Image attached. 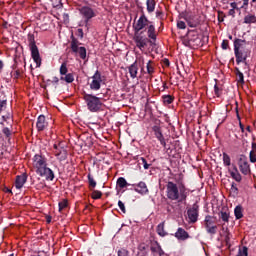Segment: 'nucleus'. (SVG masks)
<instances>
[{"mask_svg": "<svg viewBox=\"0 0 256 256\" xmlns=\"http://www.w3.org/2000/svg\"><path fill=\"white\" fill-rule=\"evenodd\" d=\"M177 28L178 29H187V24H185L184 21H178L177 22Z\"/></svg>", "mask_w": 256, "mask_h": 256, "instance_id": "obj_49", "label": "nucleus"}, {"mask_svg": "<svg viewBox=\"0 0 256 256\" xmlns=\"http://www.w3.org/2000/svg\"><path fill=\"white\" fill-rule=\"evenodd\" d=\"M214 93L216 97H221V93H223V90L219 88L217 84L214 85Z\"/></svg>", "mask_w": 256, "mask_h": 256, "instance_id": "obj_43", "label": "nucleus"}, {"mask_svg": "<svg viewBox=\"0 0 256 256\" xmlns=\"http://www.w3.org/2000/svg\"><path fill=\"white\" fill-rule=\"evenodd\" d=\"M101 83H103V76L101 75V72L97 70L92 76V81L90 82V89L92 91H99V89H101Z\"/></svg>", "mask_w": 256, "mask_h": 256, "instance_id": "obj_8", "label": "nucleus"}, {"mask_svg": "<svg viewBox=\"0 0 256 256\" xmlns=\"http://www.w3.org/2000/svg\"><path fill=\"white\" fill-rule=\"evenodd\" d=\"M234 215L236 219H243V206H236L234 209Z\"/></svg>", "mask_w": 256, "mask_h": 256, "instance_id": "obj_26", "label": "nucleus"}, {"mask_svg": "<svg viewBox=\"0 0 256 256\" xmlns=\"http://www.w3.org/2000/svg\"><path fill=\"white\" fill-rule=\"evenodd\" d=\"M5 105H7V101L6 100H0V113H1V111H3Z\"/></svg>", "mask_w": 256, "mask_h": 256, "instance_id": "obj_54", "label": "nucleus"}, {"mask_svg": "<svg viewBox=\"0 0 256 256\" xmlns=\"http://www.w3.org/2000/svg\"><path fill=\"white\" fill-rule=\"evenodd\" d=\"M162 99L165 105H171V103H173V101L175 100V98L171 95H164L162 96Z\"/></svg>", "mask_w": 256, "mask_h": 256, "instance_id": "obj_33", "label": "nucleus"}, {"mask_svg": "<svg viewBox=\"0 0 256 256\" xmlns=\"http://www.w3.org/2000/svg\"><path fill=\"white\" fill-rule=\"evenodd\" d=\"M234 55L236 57L237 65L241 63H245L247 61V52H242L241 50L234 51Z\"/></svg>", "mask_w": 256, "mask_h": 256, "instance_id": "obj_19", "label": "nucleus"}, {"mask_svg": "<svg viewBox=\"0 0 256 256\" xmlns=\"http://www.w3.org/2000/svg\"><path fill=\"white\" fill-rule=\"evenodd\" d=\"M244 23L246 25H251V23H256V16L255 14H248L244 17Z\"/></svg>", "mask_w": 256, "mask_h": 256, "instance_id": "obj_27", "label": "nucleus"}, {"mask_svg": "<svg viewBox=\"0 0 256 256\" xmlns=\"http://www.w3.org/2000/svg\"><path fill=\"white\" fill-rule=\"evenodd\" d=\"M32 165L37 175L45 177L46 181H53V179H55V173H53L51 168L47 167V159H45V157L39 154L35 155L33 157Z\"/></svg>", "mask_w": 256, "mask_h": 256, "instance_id": "obj_2", "label": "nucleus"}, {"mask_svg": "<svg viewBox=\"0 0 256 256\" xmlns=\"http://www.w3.org/2000/svg\"><path fill=\"white\" fill-rule=\"evenodd\" d=\"M61 81H65L66 83H73V81H75V76H73V74L68 73L65 74V76H61L60 77Z\"/></svg>", "mask_w": 256, "mask_h": 256, "instance_id": "obj_28", "label": "nucleus"}, {"mask_svg": "<svg viewBox=\"0 0 256 256\" xmlns=\"http://www.w3.org/2000/svg\"><path fill=\"white\" fill-rule=\"evenodd\" d=\"M188 37L190 39V44L192 45V49H199V47H203V41L197 33V30H188Z\"/></svg>", "mask_w": 256, "mask_h": 256, "instance_id": "obj_6", "label": "nucleus"}, {"mask_svg": "<svg viewBox=\"0 0 256 256\" xmlns=\"http://www.w3.org/2000/svg\"><path fill=\"white\" fill-rule=\"evenodd\" d=\"M231 237H233V235H231V232H226L224 241L227 247H231Z\"/></svg>", "mask_w": 256, "mask_h": 256, "instance_id": "obj_39", "label": "nucleus"}, {"mask_svg": "<svg viewBox=\"0 0 256 256\" xmlns=\"http://www.w3.org/2000/svg\"><path fill=\"white\" fill-rule=\"evenodd\" d=\"M218 21H219V23H223V21H224L223 12H218Z\"/></svg>", "mask_w": 256, "mask_h": 256, "instance_id": "obj_56", "label": "nucleus"}, {"mask_svg": "<svg viewBox=\"0 0 256 256\" xmlns=\"http://www.w3.org/2000/svg\"><path fill=\"white\" fill-rule=\"evenodd\" d=\"M155 5H156L155 0H147L146 1L148 13H153V11H155Z\"/></svg>", "mask_w": 256, "mask_h": 256, "instance_id": "obj_29", "label": "nucleus"}, {"mask_svg": "<svg viewBox=\"0 0 256 256\" xmlns=\"http://www.w3.org/2000/svg\"><path fill=\"white\" fill-rule=\"evenodd\" d=\"M230 192L233 197H237V195H239V188H237V184L235 182H232Z\"/></svg>", "mask_w": 256, "mask_h": 256, "instance_id": "obj_34", "label": "nucleus"}, {"mask_svg": "<svg viewBox=\"0 0 256 256\" xmlns=\"http://www.w3.org/2000/svg\"><path fill=\"white\" fill-rule=\"evenodd\" d=\"M223 163L226 167H229L231 165V157L228 156L227 153H223Z\"/></svg>", "mask_w": 256, "mask_h": 256, "instance_id": "obj_36", "label": "nucleus"}, {"mask_svg": "<svg viewBox=\"0 0 256 256\" xmlns=\"http://www.w3.org/2000/svg\"><path fill=\"white\" fill-rule=\"evenodd\" d=\"M130 189L131 191H136V193H140V195H147V193H149V189L147 188V184H145V182L132 184Z\"/></svg>", "mask_w": 256, "mask_h": 256, "instance_id": "obj_16", "label": "nucleus"}, {"mask_svg": "<svg viewBox=\"0 0 256 256\" xmlns=\"http://www.w3.org/2000/svg\"><path fill=\"white\" fill-rule=\"evenodd\" d=\"M230 173H239V169H237V166H233V170L230 171Z\"/></svg>", "mask_w": 256, "mask_h": 256, "instance_id": "obj_60", "label": "nucleus"}, {"mask_svg": "<svg viewBox=\"0 0 256 256\" xmlns=\"http://www.w3.org/2000/svg\"><path fill=\"white\" fill-rule=\"evenodd\" d=\"M84 100L87 103V107L89 111H92L93 113L99 111L101 109L103 102H101V98L91 95V94H85Z\"/></svg>", "mask_w": 256, "mask_h": 256, "instance_id": "obj_3", "label": "nucleus"}, {"mask_svg": "<svg viewBox=\"0 0 256 256\" xmlns=\"http://www.w3.org/2000/svg\"><path fill=\"white\" fill-rule=\"evenodd\" d=\"M219 218L224 221V223H229V213L221 211Z\"/></svg>", "mask_w": 256, "mask_h": 256, "instance_id": "obj_35", "label": "nucleus"}, {"mask_svg": "<svg viewBox=\"0 0 256 256\" xmlns=\"http://www.w3.org/2000/svg\"><path fill=\"white\" fill-rule=\"evenodd\" d=\"M239 125H240V129H241L242 133H245V126H243V124L241 122L239 123Z\"/></svg>", "mask_w": 256, "mask_h": 256, "instance_id": "obj_62", "label": "nucleus"}, {"mask_svg": "<svg viewBox=\"0 0 256 256\" xmlns=\"http://www.w3.org/2000/svg\"><path fill=\"white\" fill-rule=\"evenodd\" d=\"M139 251H145V249H147V245L145 244H140L139 247H138Z\"/></svg>", "mask_w": 256, "mask_h": 256, "instance_id": "obj_57", "label": "nucleus"}, {"mask_svg": "<svg viewBox=\"0 0 256 256\" xmlns=\"http://www.w3.org/2000/svg\"><path fill=\"white\" fill-rule=\"evenodd\" d=\"M157 233L160 235V237H165V235H167V232H165V224L160 223L157 226Z\"/></svg>", "mask_w": 256, "mask_h": 256, "instance_id": "obj_30", "label": "nucleus"}, {"mask_svg": "<svg viewBox=\"0 0 256 256\" xmlns=\"http://www.w3.org/2000/svg\"><path fill=\"white\" fill-rule=\"evenodd\" d=\"M117 187H119V189H125V187H127V180L123 177L118 178Z\"/></svg>", "mask_w": 256, "mask_h": 256, "instance_id": "obj_31", "label": "nucleus"}, {"mask_svg": "<svg viewBox=\"0 0 256 256\" xmlns=\"http://www.w3.org/2000/svg\"><path fill=\"white\" fill-rule=\"evenodd\" d=\"M118 256H129V252L125 249H121L118 251Z\"/></svg>", "mask_w": 256, "mask_h": 256, "instance_id": "obj_51", "label": "nucleus"}, {"mask_svg": "<svg viewBox=\"0 0 256 256\" xmlns=\"http://www.w3.org/2000/svg\"><path fill=\"white\" fill-rule=\"evenodd\" d=\"M249 249L244 246L242 249H239L237 256H249Z\"/></svg>", "mask_w": 256, "mask_h": 256, "instance_id": "obj_38", "label": "nucleus"}, {"mask_svg": "<svg viewBox=\"0 0 256 256\" xmlns=\"http://www.w3.org/2000/svg\"><path fill=\"white\" fill-rule=\"evenodd\" d=\"M249 5V0H243V6Z\"/></svg>", "mask_w": 256, "mask_h": 256, "instance_id": "obj_63", "label": "nucleus"}, {"mask_svg": "<svg viewBox=\"0 0 256 256\" xmlns=\"http://www.w3.org/2000/svg\"><path fill=\"white\" fill-rule=\"evenodd\" d=\"M238 167L242 175H251V166L249 165L247 156L240 155L238 159Z\"/></svg>", "mask_w": 256, "mask_h": 256, "instance_id": "obj_7", "label": "nucleus"}, {"mask_svg": "<svg viewBox=\"0 0 256 256\" xmlns=\"http://www.w3.org/2000/svg\"><path fill=\"white\" fill-rule=\"evenodd\" d=\"M163 16H164L163 11H161V10L156 11L157 19H163Z\"/></svg>", "mask_w": 256, "mask_h": 256, "instance_id": "obj_53", "label": "nucleus"}, {"mask_svg": "<svg viewBox=\"0 0 256 256\" xmlns=\"http://www.w3.org/2000/svg\"><path fill=\"white\" fill-rule=\"evenodd\" d=\"M153 131H154L156 139H158V141L160 142V145H162V147H164V148L167 147V142L165 141L163 132H161V127L154 126Z\"/></svg>", "mask_w": 256, "mask_h": 256, "instance_id": "obj_17", "label": "nucleus"}, {"mask_svg": "<svg viewBox=\"0 0 256 256\" xmlns=\"http://www.w3.org/2000/svg\"><path fill=\"white\" fill-rule=\"evenodd\" d=\"M238 83L243 85L245 83V76L243 75V72H238L236 75Z\"/></svg>", "mask_w": 256, "mask_h": 256, "instance_id": "obj_40", "label": "nucleus"}, {"mask_svg": "<svg viewBox=\"0 0 256 256\" xmlns=\"http://www.w3.org/2000/svg\"><path fill=\"white\" fill-rule=\"evenodd\" d=\"M2 132L4 133V135H6V137L11 136V130H9V128H4Z\"/></svg>", "mask_w": 256, "mask_h": 256, "instance_id": "obj_55", "label": "nucleus"}, {"mask_svg": "<svg viewBox=\"0 0 256 256\" xmlns=\"http://www.w3.org/2000/svg\"><path fill=\"white\" fill-rule=\"evenodd\" d=\"M183 45H185V47H190V49H192L191 40H190V38H189V35H188L187 38H185V39L183 40Z\"/></svg>", "mask_w": 256, "mask_h": 256, "instance_id": "obj_46", "label": "nucleus"}, {"mask_svg": "<svg viewBox=\"0 0 256 256\" xmlns=\"http://www.w3.org/2000/svg\"><path fill=\"white\" fill-rule=\"evenodd\" d=\"M247 45V41L246 40H242L239 38H236L234 40V51H241V47Z\"/></svg>", "mask_w": 256, "mask_h": 256, "instance_id": "obj_24", "label": "nucleus"}, {"mask_svg": "<svg viewBox=\"0 0 256 256\" xmlns=\"http://www.w3.org/2000/svg\"><path fill=\"white\" fill-rule=\"evenodd\" d=\"M59 211H61L62 209L67 208V200H62L61 202H59Z\"/></svg>", "mask_w": 256, "mask_h": 256, "instance_id": "obj_48", "label": "nucleus"}, {"mask_svg": "<svg viewBox=\"0 0 256 256\" xmlns=\"http://www.w3.org/2000/svg\"><path fill=\"white\" fill-rule=\"evenodd\" d=\"M71 49L73 53H78L79 57L86 59L87 49H85V47H79V42L77 40H72Z\"/></svg>", "mask_w": 256, "mask_h": 256, "instance_id": "obj_12", "label": "nucleus"}, {"mask_svg": "<svg viewBox=\"0 0 256 256\" xmlns=\"http://www.w3.org/2000/svg\"><path fill=\"white\" fill-rule=\"evenodd\" d=\"M36 127L38 131H43L47 127V121L43 115L38 117Z\"/></svg>", "mask_w": 256, "mask_h": 256, "instance_id": "obj_21", "label": "nucleus"}, {"mask_svg": "<svg viewBox=\"0 0 256 256\" xmlns=\"http://www.w3.org/2000/svg\"><path fill=\"white\" fill-rule=\"evenodd\" d=\"M249 158L251 163H256V154L255 151L251 150L249 153Z\"/></svg>", "mask_w": 256, "mask_h": 256, "instance_id": "obj_44", "label": "nucleus"}, {"mask_svg": "<svg viewBox=\"0 0 256 256\" xmlns=\"http://www.w3.org/2000/svg\"><path fill=\"white\" fill-rule=\"evenodd\" d=\"M133 39L138 49H143L147 47V42L149 40L145 36H143V32H135Z\"/></svg>", "mask_w": 256, "mask_h": 256, "instance_id": "obj_13", "label": "nucleus"}, {"mask_svg": "<svg viewBox=\"0 0 256 256\" xmlns=\"http://www.w3.org/2000/svg\"><path fill=\"white\" fill-rule=\"evenodd\" d=\"M164 63H165V65H166L167 67H169L170 63H169V60H168V59H166V60L164 61Z\"/></svg>", "mask_w": 256, "mask_h": 256, "instance_id": "obj_64", "label": "nucleus"}, {"mask_svg": "<svg viewBox=\"0 0 256 256\" xmlns=\"http://www.w3.org/2000/svg\"><path fill=\"white\" fill-rule=\"evenodd\" d=\"M221 47L224 51H227V49H229V40H223Z\"/></svg>", "mask_w": 256, "mask_h": 256, "instance_id": "obj_47", "label": "nucleus"}, {"mask_svg": "<svg viewBox=\"0 0 256 256\" xmlns=\"http://www.w3.org/2000/svg\"><path fill=\"white\" fill-rule=\"evenodd\" d=\"M80 14L82 15L83 19L85 20V23H89L93 17H97V14L95 13V10L89 6H84L79 9Z\"/></svg>", "mask_w": 256, "mask_h": 256, "instance_id": "obj_10", "label": "nucleus"}, {"mask_svg": "<svg viewBox=\"0 0 256 256\" xmlns=\"http://www.w3.org/2000/svg\"><path fill=\"white\" fill-rule=\"evenodd\" d=\"M228 15H230L231 17H235V10L230 9Z\"/></svg>", "mask_w": 256, "mask_h": 256, "instance_id": "obj_58", "label": "nucleus"}, {"mask_svg": "<svg viewBox=\"0 0 256 256\" xmlns=\"http://www.w3.org/2000/svg\"><path fill=\"white\" fill-rule=\"evenodd\" d=\"M102 196H103V193H101V191L94 190L92 192V199H101Z\"/></svg>", "mask_w": 256, "mask_h": 256, "instance_id": "obj_42", "label": "nucleus"}, {"mask_svg": "<svg viewBox=\"0 0 256 256\" xmlns=\"http://www.w3.org/2000/svg\"><path fill=\"white\" fill-rule=\"evenodd\" d=\"M139 71V64L137 61H135L130 67H129V74L132 77V79L137 78V73Z\"/></svg>", "mask_w": 256, "mask_h": 256, "instance_id": "obj_22", "label": "nucleus"}, {"mask_svg": "<svg viewBox=\"0 0 256 256\" xmlns=\"http://www.w3.org/2000/svg\"><path fill=\"white\" fill-rule=\"evenodd\" d=\"M147 23H149V20L147 19V17H145V14H143L137 22L133 23V29L135 32H139L142 29H145V27H147Z\"/></svg>", "mask_w": 256, "mask_h": 256, "instance_id": "obj_15", "label": "nucleus"}, {"mask_svg": "<svg viewBox=\"0 0 256 256\" xmlns=\"http://www.w3.org/2000/svg\"><path fill=\"white\" fill-rule=\"evenodd\" d=\"M183 19L186 21L188 27H191L192 29H195L201 25V16L195 13L186 12L183 14Z\"/></svg>", "mask_w": 256, "mask_h": 256, "instance_id": "obj_5", "label": "nucleus"}, {"mask_svg": "<svg viewBox=\"0 0 256 256\" xmlns=\"http://www.w3.org/2000/svg\"><path fill=\"white\" fill-rule=\"evenodd\" d=\"M147 35H148L149 39H153V41L157 40V34H155V26L154 25L148 26Z\"/></svg>", "mask_w": 256, "mask_h": 256, "instance_id": "obj_25", "label": "nucleus"}, {"mask_svg": "<svg viewBox=\"0 0 256 256\" xmlns=\"http://www.w3.org/2000/svg\"><path fill=\"white\" fill-rule=\"evenodd\" d=\"M146 69L148 75H153V73H155V69L153 68V65H151V61L147 63Z\"/></svg>", "mask_w": 256, "mask_h": 256, "instance_id": "obj_41", "label": "nucleus"}, {"mask_svg": "<svg viewBox=\"0 0 256 256\" xmlns=\"http://www.w3.org/2000/svg\"><path fill=\"white\" fill-rule=\"evenodd\" d=\"M166 195L170 201L183 203V201H187V197H189V189L185 187V184H181L177 187V184L169 181L166 185Z\"/></svg>", "mask_w": 256, "mask_h": 256, "instance_id": "obj_1", "label": "nucleus"}, {"mask_svg": "<svg viewBox=\"0 0 256 256\" xmlns=\"http://www.w3.org/2000/svg\"><path fill=\"white\" fill-rule=\"evenodd\" d=\"M25 183H27V174H21L16 177V181H15L16 189H22Z\"/></svg>", "mask_w": 256, "mask_h": 256, "instance_id": "obj_20", "label": "nucleus"}, {"mask_svg": "<svg viewBox=\"0 0 256 256\" xmlns=\"http://www.w3.org/2000/svg\"><path fill=\"white\" fill-rule=\"evenodd\" d=\"M54 155L59 161H65L67 159V150L61 145L54 144Z\"/></svg>", "mask_w": 256, "mask_h": 256, "instance_id": "obj_14", "label": "nucleus"}, {"mask_svg": "<svg viewBox=\"0 0 256 256\" xmlns=\"http://www.w3.org/2000/svg\"><path fill=\"white\" fill-rule=\"evenodd\" d=\"M118 207H119L120 211H122L123 213H126L125 203H123V201H121V200L118 201Z\"/></svg>", "mask_w": 256, "mask_h": 256, "instance_id": "obj_50", "label": "nucleus"}, {"mask_svg": "<svg viewBox=\"0 0 256 256\" xmlns=\"http://www.w3.org/2000/svg\"><path fill=\"white\" fill-rule=\"evenodd\" d=\"M158 254H159V256L165 255V252L163 251V249L161 247L158 248Z\"/></svg>", "mask_w": 256, "mask_h": 256, "instance_id": "obj_59", "label": "nucleus"}, {"mask_svg": "<svg viewBox=\"0 0 256 256\" xmlns=\"http://www.w3.org/2000/svg\"><path fill=\"white\" fill-rule=\"evenodd\" d=\"M29 47L31 51V57L34 63H36V67H41V55L39 54V48H37L35 41H31Z\"/></svg>", "mask_w": 256, "mask_h": 256, "instance_id": "obj_9", "label": "nucleus"}, {"mask_svg": "<svg viewBox=\"0 0 256 256\" xmlns=\"http://www.w3.org/2000/svg\"><path fill=\"white\" fill-rule=\"evenodd\" d=\"M189 223H197L199 219V205L193 204V206L187 210Z\"/></svg>", "mask_w": 256, "mask_h": 256, "instance_id": "obj_11", "label": "nucleus"}, {"mask_svg": "<svg viewBox=\"0 0 256 256\" xmlns=\"http://www.w3.org/2000/svg\"><path fill=\"white\" fill-rule=\"evenodd\" d=\"M230 175L232 179H234V181H237V183H241V181L243 180V177L239 172H230Z\"/></svg>", "mask_w": 256, "mask_h": 256, "instance_id": "obj_32", "label": "nucleus"}, {"mask_svg": "<svg viewBox=\"0 0 256 256\" xmlns=\"http://www.w3.org/2000/svg\"><path fill=\"white\" fill-rule=\"evenodd\" d=\"M135 168L134 169H141V165H143L144 169H149L151 167V164L147 163V160L143 157H140L137 162H135Z\"/></svg>", "mask_w": 256, "mask_h": 256, "instance_id": "obj_23", "label": "nucleus"}, {"mask_svg": "<svg viewBox=\"0 0 256 256\" xmlns=\"http://www.w3.org/2000/svg\"><path fill=\"white\" fill-rule=\"evenodd\" d=\"M230 7L235 11V8L237 7V3L236 2H232L230 4Z\"/></svg>", "mask_w": 256, "mask_h": 256, "instance_id": "obj_61", "label": "nucleus"}, {"mask_svg": "<svg viewBox=\"0 0 256 256\" xmlns=\"http://www.w3.org/2000/svg\"><path fill=\"white\" fill-rule=\"evenodd\" d=\"M175 237L176 239H178V241H187V239H189V232L185 231V229L183 228H178L176 233H175Z\"/></svg>", "mask_w": 256, "mask_h": 256, "instance_id": "obj_18", "label": "nucleus"}, {"mask_svg": "<svg viewBox=\"0 0 256 256\" xmlns=\"http://www.w3.org/2000/svg\"><path fill=\"white\" fill-rule=\"evenodd\" d=\"M204 227L206 229V233H208V235H211V237L217 235L219 227L215 224V218L213 216H205Z\"/></svg>", "mask_w": 256, "mask_h": 256, "instance_id": "obj_4", "label": "nucleus"}, {"mask_svg": "<svg viewBox=\"0 0 256 256\" xmlns=\"http://www.w3.org/2000/svg\"><path fill=\"white\" fill-rule=\"evenodd\" d=\"M88 181H89L90 187H97V182H95V179H93L91 175H88Z\"/></svg>", "mask_w": 256, "mask_h": 256, "instance_id": "obj_45", "label": "nucleus"}, {"mask_svg": "<svg viewBox=\"0 0 256 256\" xmlns=\"http://www.w3.org/2000/svg\"><path fill=\"white\" fill-rule=\"evenodd\" d=\"M67 71H68V68H67V62H64L61 64L60 66V75L63 77L65 75H67Z\"/></svg>", "mask_w": 256, "mask_h": 256, "instance_id": "obj_37", "label": "nucleus"}, {"mask_svg": "<svg viewBox=\"0 0 256 256\" xmlns=\"http://www.w3.org/2000/svg\"><path fill=\"white\" fill-rule=\"evenodd\" d=\"M160 247H161V246H160L159 244H157L156 246H151V251H152V253H158Z\"/></svg>", "mask_w": 256, "mask_h": 256, "instance_id": "obj_52", "label": "nucleus"}]
</instances>
